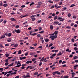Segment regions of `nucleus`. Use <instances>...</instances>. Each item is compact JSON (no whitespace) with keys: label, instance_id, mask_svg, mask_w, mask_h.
Instances as JSON below:
<instances>
[{"label":"nucleus","instance_id":"obj_26","mask_svg":"<svg viewBox=\"0 0 78 78\" xmlns=\"http://www.w3.org/2000/svg\"><path fill=\"white\" fill-rule=\"evenodd\" d=\"M48 2H49L50 3H53V2L51 1V0L48 1Z\"/></svg>","mask_w":78,"mask_h":78},{"label":"nucleus","instance_id":"obj_49","mask_svg":"<svg viewBox=\"0 0 78 78\" xmlns=\"http://www.w3.org/2000/svg\"><path fill=\"white\" fill-rule=\"evenodd\" d=\"M54 7H55V5H52L51 7V9H53V8H54Z\"/></svg>","mask_w":78,"mask_h":78},{"label":"nucleus","instance_id":"obj_42","mask_svg":"<svg viewBox=\"0 0 78 78\" xmlns=\"http://www.w3.org/2000/svg\"><path fill=\"white\" fill-rule=\"evenodd\" d=\"M52 45H53V44H52V43L50 44H49V47H50L52 46Z\"/></svg>","mask_w":78,"mask_h":78},{"label":"nucleus","instance_id":"obj_28","mask_svg":"<svg viewBox=\"0 0 78 78\" xmlns=\"http://www.w3.org/2000/svg\"><path fill=\"white\" fill-rule=\"evenodd\" d=\"M7 42H9L11 41V39L10 38L9 40H7Z\"/></svg>","mask_w":78,"mask_h":78},{"label":"nucleus","instance_id":"obj_51","mask_svg":"<svg viewBox=\"0 0 78 78\" xmlns=\"http://www.w3.org/2000/svg\"><path fill=\"white\" fill-rule=\"evenodd\" d=\"M73 19H76V16H73Z\"/></svg>","mask_w":78,"mask_h":78},{"label":"nucleus","instance_id":"obj_39","mask_svg":"<svg viewBox=\"0 0 78 78\" xmlns=\"http://www.w3.org/2000/svg\"><path fill=\"white\" fill-rule=\"evenodd\" d=\"M3 68H0V70L1 72H3Z\"/></svg>","mask_w":78,"mask_h":78},{"label":"nucleus","instance_id":"obj_30","mask_svg":"<svg viewBox=\"0 0 78 78\" xmlns=\"http://www.w3.org/2000/svg\"><path fill=\"white\" fill-rule=\"evenodd\" d=\"M62 55V53L61 52H59L57 54V56H59Z\"/></svg>","mask_w":78,"mask_h":78},{"label":"nucleus","instance_id":"obj_15","mask_svg":"<svg viewBox=\"0 0 78 78\" xmlns=\"http://www.w3.org/2000/svg\"><path fill=\"white\" fill-rule=\"evenodd\" d=\"M41 61H44V57H43L41 60L40 62H41Z\"/></svg>","mask_w":78,"mask_h":78},{"label":"nucleus","instance_id":"obj_48","mask_svg":"<svg viewBox=\"0 0 78 78\" xmlns=\"http://www.w3.org/2000/svg\"><path fill=\"white\" fill-rule=\"evenodd\" d=\"M76 43H75L73 45L74 46H75V47H77V45L76 44Z\"/></svg>","mask_w":78,"mask_h":78},{"label":"nucleus","instance_id":"obj_35","mask_svg":"<svg viewBox=\"0 0 78 78\" xmlns=\"http://www.w3.org/2000/svg\"><path fill=\"white\" fill-rule=\"evenodd\" d=\"M9 64V63L8 62H7L5 63V66H8Z\"/></svg>","mask_w":78,"mask_h":78},{"label":"nucleus","instance_id":"obj_11","mask_svg":"<svg viewBox=\"0 0 78 78\" xmlns=\"http://www.w3.org/2000/svg\"><path fill=\"white\" fill-rule=\"evenodd\" d=\"M59 23V22L58 21H55L54 22V24L55 25H58Z\"/></svg>","mask_w":78,"mask_h":78},{"label":"nucleus","instance_id":"obj_6","mask_svg":"<svg viewBox=\"0 0 78 78\" xmlns=\"http://www.w3.org/2000/svg\"><path fill=\"white\" fill-rule=\"evenodd\" d=\"M26 59V57H20V60H22V59Z\"/></svg>","mask_w":78,"mask_h":78},{"label":"nucleus","instance_id":"obj_54","mask_svg":"<svg viewBox=\"0 0 78 78\" xmlns=\"http://www.w3.org/2000/svg\"><path fill=\"white\" fill-rule=\"evenodd\" d=\"M72 30H74L73 31H74V32L75 31V28H74L73 27L72 28Z\"/></svg>","mask_w":78,"mask_h":78},{"label":"nucleus","instance_id":"obj_32","mask_svg":"<svg viewBox=\"0 0 78 78\" xmlns=\"http://www.w3.org/2000/svg\"><path fill=\"white\" fill-rule=\"evenodd\" d=\"M77 58H78V57L77 56H75L73 57V59H76Z\"/></svg>","mask_w":78,"mask_h":78},{"label":"nucleus","instance_id":"obj_37","mask_svg":"<svg viewBox=\"0 0 78 78\" xmlns=\"http://www.w3.org/2000/svg\"><path fill=\"white\" fill-rule=\"evenodd\" d=\"M52 74H53V75H55L56 74V71H55V72H54L52 73Z\"/></svg>","mask_w":78,"mask_h":78},{"label":"nucleus","instance_id":"obj_55","mask_svg":"<svg viewBox=\"0 0 78 78\" xmlns=\"http://www.w3.org/2000/svg\"><path fill=\"white\" fill-rule=\"evenodd\" d=\"M62 4V2H59V5H61Z\"/></svg>","mask_w":78,"mask_h":78},{"label":"nucleus","instance_id":"obj_33","mask_svg":"<svg viewBox=\"0 0 78 78\" xmlns=\"http://www.w3.org/2000/svg\"><path fill=\"white\" fill-rule=\"evenodd\" d=\"M4 61L5 62H9V59H6L4 60Z\"/></svg>","mask_w":78,"mask_h":78},{"label":"nucleus","instance_id":"obj_5","mask_svg":"<svg viewBox=\"0 0 78 78\" xmlns=\"http://www.w3.org/2000/svg\"><path fill=\"white\" fill-rule=\"evenodd\" d=\"M11 21H12L14 22V21H16V20L13 18H10Z\"/></svg>","mask_w":78,"mask_h":78},{"label":"nucleus","instance_id":"obj_25","mask_svg":"<svg viewBox=\"0 0 78 78\" xmlns=\"http://www.w3.org/2000/svg\"><path fill=\"white\" fill-rule=\"evenodd\" d=\"M11 36V33H9L8 34V36L9 37H10Z\"/></svg>","mask_w":78,"mask_h":78},{"label":"nucleus","instance_id":"obj_31","mask_svg":"<svg viewBox=\"0 0 78 78\" xmlns=\"http://www.w3.org/2000/svg\"><path fill=\"white\" fill-rule=\"evenodd\" d=\"M5 57L7 58L8 57V56H9V54H5Z\"/></svg>","mask_w":78,"mask_h":78},{"label":"nucleus","instance_id":"obj_10","mask_svg":"<svg viewBox=\"0 0 78 78\" xmlns=\"http://www.w3.org/2000/svg\"><path fill=\"white\" fill-rule=\"evenodd\" d=\"M26 76V78H28L29 77H30V73H27V74Z\"/></svg>","mask_w":78,"mask_h":78},{"label":"nucleus","instance_id":"obj_59","mask_svg":"<svg viewBox=\"0 0 78 78\" xmlns=\"http://www.w3.org/2000/svg\"><path fill=\"white\" fill-rule=\"evenodd\" d=\"M74 67L76 68L77 67H78V65H75L74 66Z\"/></svg>","mask_w":78,"mask_h":78},{"label":"nucleus","instance_id":"obj_60","mask_svg":"<svg viewBox=\"0 0 78 78\" xmlns=\"http://www.w3.org/2000/svg\"><path fill=\"white\" fill-rule=\"evenodd\" d=\"M40 5H38L37 6V8H40Z\"/></svg>","mask_w":78,"mask_h":78},{"label":"nucleus","instance_id":"obj_58","mask_svg":"<svg viewBox=\"0 0 78 78\" xmlns=\"http://www.w3.org/2000/svg\"><path fill=\"white\" fill-rule=\"evenodd\" d=\"M32 60V61H34L36 60V58H33Z\"/></svg>","mask_w":78,"mask_h":78},{"label":"nucleus","instance_id":"obj_18","mask_svg":"<svg viewBox=\"0 0 78 78\" xmlns=\"http://www.w3.org/2000/svg\"><path fill=\"white\" fill-rule=\"evenodd\" d=\"M13 64H14V62H12V64L9 65L8 66H9L10 67L12 66H13Z\"/></svg>","mask_w":78,"mask_h":78},{"label":"nucleus","instance_id":"obj_27","mask_svg":"<svg viewBox=\"0 0 78 78\" xmlns=\"http://www.w3.org/2000/svg\"><path fill=\"white\" fill-rule=\"evenodd\" d=\"M38 5H41V4H42V2H38Z\"/></svg>","mask_w":78,"mask_h":78},{"label":"nucleus","instance_id":"obj_53","mask_svg":"<svg viewBox=\"0 0 78 78\" xmlns=\"http://www.w3.org/2000/svg\"><path fill=\"white\" fill-rule=\"evenodd\" d=\"M9 44H5V47H7L8 46H9Z\"/></svg>","mask_w":78,"mask_h":78},{"label":"nucleus","instance_id":"obj_29","mask_svg":"<svg viewBox=\"0 0 78 78\" xmlns=\"http://www.w3.org/2000/svg\"><path fill=\"white\" fill-rule=\"evenodd\" d=\"M15 74H16V72H14V73H10V75H15Z\"/></svg>","mask_w":78,"mask_h":78},{"label":"nucleus","instance_id":"obj_2","mask_svg":"<svg viewBox=\"0 0 78 78\" xmlns=\"http://www.w3.org/2000/svg\"><path fill=\"white\" fill-rule=\"evenodd\" d=\"M17 66H15V67H19L21 66V64H20V62L19 61L17 62Z\"/></svg>","mask_w":78,"mask_h":78},{"label":"nucleus","instance_id":"obj_34","mask_svg":"<svg viewBox=\"0 0 78 78\" xmlns=\"http://www.w3.org/2000/svg\"><path fill=\"white\" fill-rule=\"evenodd\" d=\"M44 33V31H41L39 32L40 34H42V33Z\"/></svg>","mask_w":78,"mask_h":78},{"label":"nucleus","instance_id":"obj_47","mask_svg":"<svg viewBox=\"0 0 78 78\" xmlns=\"http://www.w3.org/2000/svg\"><path fill=\"white\" fill-rule=\"evenodd\" d=\"M54 56H53V55H52V56H51L50 57V58H51V59H52L53 58H54Z\"/></svg>","mask_w":78,"mask_h":78},{"label":"nucleus","instance_id":"obj_13","mask_svg":"<svg viewBox=\"0 0 78 78\" xmlns=\"http://www.w3.org/2000/svg\"><path fill=\"white\" fill-rule=\"evenodd\" d=\"M5 37V35H3L1 37H0V39H3Z\"/></svg>","mask_w":78,"mask_h":78},{"label":"nucleus","instance_id":"obj_62","mask_svg":"<svg viewBox=\"0 0 78 78\" xmlns=\"http://www.w3.org/2000/svg\"><path fill=\"white\" fill-rule=\"evenodd\" d=\"M37 37H41V35L40 34H39L37 35Z\"/></svg>","mask_w":78,"mask_h":78},{"label":"nucleus","instance_id":"obj_56","mask_svg":"<svg viewBox=\"0 0 78 78\" xmlns=\"http://www.w3.org/2000/svg\"><path fill=\"white\" fill-rule=\"evenodd\" d=\"M10 75V74H8L6 75V77H8V76H9Z\"/></svg>","mask_w":78,"mask_h":78},{"label":"nucleus","instance_id":"obj_40","mask_svg":"<svg viewBox=\"0 0 78 78\" xmlns=\"http://www.w3.org/2000/svg\"><path fill=\"white\" fill-rule=\"evenodd\" d=\"M38 75V73H37V72L35 73L34 74V75Z\"/></svg>","mask_w":78,"mask_h":78},{"label":"nucleus","instance_id":"obj_57","mask_svg":"<svg viewBox=\"0 0 78 78\" xmlns=\"http://www.w3.org/2000/svg\"><path fill=\"white\" fill-rule=\"evenodd\" d=\"M28 52H26L25 53V56H28Z\"/></svg>","mask_w":78,"mask_h":78},{"label":"nucleus","instance_id":"obj_52","mask_svg":"<svg viewBox=\"0 0 78 78\" xmlns=\"http://www.w3.org/2000/svg\"><path fill=\"white\" fill-rule=\"evenodd\" d=\"M0 47H1V48H2L3 45H2V44H0Z\"/></svg>","mask_w":78,"mask_h":78},{"label":"nucleus","instance_id":"obj_7","mask_svg":"<svg viewBox=\"0 0 78 78\" xmlns=\"http://www.w3.org/2000/svg\"><path fill=\"white\" fill-rule=\"evenodd\" d=\"M16 32L17 33H20V30H15Z\"/></svg>","mask_w":78,"mask_h":78},{"label":"nucleus","instance_id":"obj_14","mask_svg":"<svg viewBox=\"0 0 78 78\" xmlns=\"http://www.w3.org/2000/svg\"><path fill=\"white\" fill-rule=\"evenodd\" d=\"M68 17H70L71 16V14H70V13H68L67 15Z\"/></svg>","mask_w":78,"mask_h":78},{"label":"nucleus","instance_id":"obj_16","mask_svg":"<svg viewBox=\"0 0 78 78\" xmlns=\"http://www.w3.org/2000/svg\"><path fill=\"white\" fill-rule=\"evenodd\" d=\"M50 28L51 30H53V25H51L50 26Z\"/></svg>","mask_w":78,"mask_h":78},{"label":"nucleus","instance_id":"obj_9","mask_svg":"<svg viewBox=\"0 0 78 78\" xmlns=\"http://www.w3.org/2000/svg\"><path fill=\"white\" fill-rule=\"evenodd\" d=\"M32 62V61H27L26 62V63L27 64H30V63H31Z\"/></svg>","mask_w":78,"mask_h":78},{"label":"nucleus","instance_id":"obj_24","mask_svg":"<svg viewBox=\"0 0 78 78\" xmlns=\"http://www.w3.org/2000/svg\"><path fill=\"white\" fill-rule=\"evenodd\" d=\"M57 19H58V16H55L54 17V20H56Z\"/></svg>","mask_w":78,"mask_h":78},{"label":"nucleus","instance_id":"obj_63","mask_svg":"<svg viewBox=\"0 0 78 78\" xmlns=\"http://www.w3.org/2000/svg\"><path fill=\"white\" fill-rule=\"evenodd\" d=\"M22 77H23V78H27V77L26 76H25V75H23V76Z\"/></svg>","mask_w":78,"mask_h":78},{"label":"nucleus","instance_id":"obj_8","mask_svg":"<svg viewBox=\"0 0 78 78\" xmlns=\"http://www.w3.org/2000/svg\"><path fill=\"white\" fill-rule=\"evenodd\" d=\"M31 67V66H28L26 68V70H27V69H29V68H30V69H32L33 68H32V67Z\"/></svg>","mask_w":78,"mask_h":78},{"label":"nucleus","instance_id":"obj_36","mask_svg":"<svg viewBox=\"0 0 78 78\" xmlns=\"http://www.w3.org/2000/svg\"><path fill=\"white\" fill-rule=\"evenodd\" d=\"M71 28V27H70L69 26H68L66 27V28L68 29H70Z\"/></svg>","mask_w":78,"mask_h":78},{"label":"nucleus","instance_id":"obj_17","mask_svg":"<svg viewBox=\"0 0 78 78\" xmlns=\"http://www.w3.org/2000/svg\"><path fill=\"white\" fill-rule=\"evenodd\" d=\"M8 6V4L7 3L4 4L3 5V6L4 7H6V6Z\"/></svg>","mask_w":78,"mask_h":78},{"label":"nucleus","instance_id":"obj_38","mask_svg":"<svg viewBox=\"0 0 78 78\" xmlns=\"http://www.w3.org/2000/svg\"><path fill=\"white\" fill-rule=\"evenodd\" d=\"M74 50H75L76 51V50H78V48H76V47H75L74 48Z\"/></svg>","mask_w":78,"mask_h":78},{"label":"nucleus","instance_id":"obj_41","mask_svg":"<svg viewBox=\"0 0 78 78\" xmlns=\"http://www.w3.org/2000/svg\"><path fill=\"white\" fill-rule=\"evenodd\" d=\"M18 46V44H15L14 45V47H17Z\"/></svg>","mask_w":78,"mask_h":78},{"label":"nucleus","instance_id":"obj_44","mask_svg":"<svg viewBox=\"0 0 78 78\" xmlns=\"http://www.w3.org/2000/svg\"><path fill=\"white\" fill-rule=\"evenodd\" d=\"M42 29V27H39V31H41Z\"/></svg>","mask_w":78,"mask_h":78},{"label":"nucleus","instance_id":"obj_4","mask_svg":"<svg viewBox=\"0 0 78 78\" xmlns=\"http://www.w3.org/2000/svg\"><path fill=\"white\" fill-rule=\"evenodd\" d=\"M49 37L51 38V40H54L55 39H56V38H55V36H50Z\"/></svg>","mask_w":78,"mask_h":78},{"label":"nucleus","instance_id":"obj_45","mask_svg":"<svg viewBox=\"0 0 78 78\" xmlns=\"http://www.w3.org/2000/svg\"><path fill=\"white\" fill-rule=\"evenodd\" d=\"M42 62H40V63L39 64V66H41V65H42Z\"/></svg>","mask_w":78,"mask_h":78},{"label":"nucleus","instance_id":"obj_12","mask_svg":"<svg viewBox=\"0 0 78 78\" xmlns=\"http://www.w3.org/2000/svg\"><path fill=\"white\" fill-rule=\"evenodd\" d=\"M55 73L56 74H57L58 75H60L61 74V73L60 72H58V71H55Z\"/></svg>","mask_w":78,"mask_h":78},{"label":"nucleus","instance_id":"obj_50","mask_svg":"<svg viewBox=\"0 0 78 78\" xmlns=\"http://www.w3.org/2000/svg\"><path fill=\"white\" fill-rule=\"evenodd\" d=\"M71 41L73 42H75V40L73 38L71 39Z\"/></svg>","mask_w":78,"mask_h":78},{"label":"nucleus","instance_id":"obj_22","mask_svg":"<svg viewBox=\"0 0 78 78\" xmlns=\"http://www.w3.org/2000/svg\"><path fill=\"white\" fill-rule=\"evenodd\" d=\"M31 19L32 21H34L36 20V18L35 17H33L31 18Z\"/></svg>","mask_w":78,"mask_h":78},{"label":"nucleus","instance_id":"obj_20","mask_svg":"<svg viewBox=\"0 0 78 78\" xmlns=\"http://www.w3.org/2000/svg\"><path fill=\"white\" fill-rule=\"evenodd\" d=\"M73 6H75V5L74 4H73L70 6V7H71V8H72V7H73Z\"/></svg>","mask_w":78,"mask_h":78},{"label":"nucleus","instance_id":"obj_3","mask_svg":"<svg viewBox=\"0 0 78 78\" xmlns=\"http://www.w3.org/2000/svg\"><path fill=\"white\" fill-rule=\"evenodd\" d=\"M60 20V22H62L64 20V19L62 18L61 17H59L57 19V20Z\"/></svg>","mask_w":78,"mask_h":78},{"label":"nucleus","instance_id":"obj_21","mask_svg":"<svg viewBox=\"0 0 78 78\" xmlns=\"http://www.w3.org/2000/svg\"><path fill=\"white\" fill-rule=\"evenodd\" d=\"M37 35V34L36 33H34L31 34V36H36V35Z\"/></svg>","mask_w":78,"mask_h":78},{"label":"nucleus","instance_id":"obj_1","mask_svg":"<svg viewBox=\"0 0 78 78\" xmlns=\"http://www.w3.org/2000/svg\"><path fill=\"white\" fill-rule=\"evenodd\" d=\"M58 31H55V32L54 33H53L52 34H50L49 35L50 36H53L54 35H55H55L54 36V38H55L56 39L57 38V34H58Z\"/></svg>","mask_w":78,"mask_h":78},{"label":"nucleus","instance_id":"obj_23","mask_svg":"<svg viewBox=\"0 0 78 78\" xmlns=\"http://www.w3.org/2000/svg\"><path fill=\"white\" fill-rule=\"evenodd\" d=\"M45 42H48L49 41V39L48 38H46L45 40Z\"/></svg>","mask_w":78,"mask_h":78},{"label":"nucleus","instance_id":"obj_19","mask_svg":"<svg viewBox=\"0 0 78 78\" xmlns=\"http://www.w3.org/2000/svg\"><path fill=\"white\" fill-rule=\"evenodd\" d=\"M22 53V51H21V50H20L19 51H18V55H20V54H21V53Z\"/></svg>","mask_w":78,"mask_h":78},{"label":"nucleus","instance_id":"obj_61","mask_svg":"<svg viewBox=\"0 0 78 78\" xmlns=\"http://www.w3.org/2000/svg\"><path fill=\"white\" fill-rule=\"evenodd\" d=\"M6 22H7V21H6V20H4V21L3 23H6Z\"/></svg>","mask_w":78,"mask_h":78},{"label":"nucleus","instance_id":"obj_64","mask_svg":"<svg viewBox=\"0 0 78 78\" xmlns=\"http://www.w3.org/2000/svg\"><path fill=\"white\" fill-rule=\"evenodd\" d=\"M19 77H20L19 76H16V77H15V78H19Z\"/></svg>","mask_w":78,"mask_h":78},{"label":"nucleus","instance_id":"obj_43","mask_svg":"<svg viewBox=\"0 0 78 78\" xmlns=\"http://www.w3.org/2000/svg\"><path fill=\"white\" fill-rule=\"evenodd\" d=\"M25 5H22L21 6V8H25Z\"/></svg>","mask_w":78,"mask_h":78},{"label":"nucleus","instance_id":"obj_46","mask_svg":"<svg viewBox=\"0 0 78 78\" xmlns=\"http://www.w3.org/2000/svg\"><path fill=\"white\" fill-rule=\"evenodd\" d=\"M64 78H69V76H65L64 77Z\"/></svg>","mask_w":78,"mask_h":78}]
</instances>
